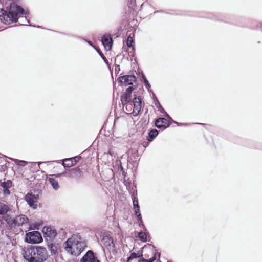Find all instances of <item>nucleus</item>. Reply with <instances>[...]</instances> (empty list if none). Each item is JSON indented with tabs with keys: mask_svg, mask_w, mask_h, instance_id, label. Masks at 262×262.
<instances>
[{
	"mask_svg": "<svg viewBox=\"0 0 262 262\" xmlns=\"http://www.w3.org/2000/svg\"><path fill=\"white\" fill-rule=\"evenodd\" d=\"M61 176H62V173H58V174H53V175H51L50 176H53V178H58V177H61Z\"/></svg>",
	"mask_w": 262,
	"mask_h": 262,
	"instance_id": "nucleus-31",
	"label": "nucleus"
},
{
	"mask_svg": "<svg viewBox=\"0 0 262 262\" xmlns=\"http://www.w3.org/2000/svg\"><path fill=\"white\" fill-rule=\"evenodd\" d=\"M102 243L103 246L114 256L119 255L121 253L120 244L114 243L113 238L108 236L102 238Z\"/></svg>",
	"mask_w": 262,
	"mask_h": 262,
	"instance_id": "nucleus-4",
	"label": "nucleus"
},
{
	"mask_svg": "<svg viewBox=\"0 0 262 262\" xmlns=\"http://www.w3.org/2000/svg\"><path fill=\"white\" fill-rule=\"evenodd\" d=\"M155 125L158 128L164 127L165 128L168 126V121L164 118H158L155 122Z\"/></svg>",
	"mask_w": 262,
	"mask_h": 262,
	"instance_id": "nucleus-15",
	"label": "nucleus"
},
{
	"mask_svg": "<svg viewBox=\"0 0 262 262\" xmlns=\"http://www.w3.org/2000/svg\"><path fill=\"white\" fill-rule=\"evenodd\" d=\"M100 55H101V56L102 57V58H103V57H104L103 55L101 53H99Z\"/></svg>",
	"mask_w": 262,
	"mask_h": 262,
	"instance_id": "nucleus-38",
	"label": "nucleus"
},
{
	"mask_svg": "<svg viewBox=\"0 0 262 262\" xmlns=\"http://www.w3.org/2000/svg\"><path fill=\"white\" fill-rule=\"evenodd\" d=\"M28 218L24 215L17 216L14 220L15 225L20 226L28 222Z\"/></svg>",
	"mask_w": 262,
	"mask_h": 262,
	"instance_id": "nucleus-17",
	"label": "nucleus"
},
{
	"mask_svg": "<svg viewBox=\"0 0 262 262\" xmlns=\"http://www.w3.org/2000/svg\"><path fill=\"white\" fill-rule=\"evenodd\" d=\"M121 99L122 101L126 103L125 108L127 110L132 108V105L130 103L131 101V95L124 93V94L122 96Z\"/></svg>",
	"mask_w": 262,
	"mask_h": 262,
	"instance_id": "nucleus-14",
	"label": "nucleus"
},
{
	"mask_svg": "<svg viewBox=\"0 0 262 262\" xmlns=\"http://www.w3.org/2000/svg\"><path fill=\"white\" fill-rule=\"evenodd\" d=\"M166 116L168 118L171 119V118L169 117V116L167 114H166Z\"/></svg>",
	"mask_w": 262,
	"mask_h": 262,
	"instance_id": "nucleus-37",
	"label": "nucleus"
},
{
	"mask_svg": "<svg viewBox=\"0 0 262 262\" xmlns=\"http://www.w3.org/2000/svg\"><path fill=\"white\" fill-rule=\"evenodd\" d=\"M133 205L135 209H136L137 207H140L138 204V200L137 198H135L133 200Z\"/></svg>",
	"mask_w": 262,
	"mask_h": 262,
	"instance_id": "nucleus-28",
	"label": "nucleus"
},
{
	"mask_svg": "<svg viewBox=\"0 0 262 262\" xmlns=\"http://www.w3.org/2000/svg\"><path fill=\"white\" fill-rule=\"evenodd\" d=\"M15 163L18 165L24 167L27 164V162L23 160H19L17 159L14 160Z\"/></svg>",
	"mask_w": 262,
	"mask_h": 262,
	"instance_id": "nucleus-23",
	"label": "nucleus"
},
{
	"mask_svg": "<svg viewBox=\"0 0 262 262\" xmlns=\"http://www.w3.org/2000/svg\"><path fill=\"white\" fill-rule=\"evenodd\" d=\"M42 222H36L32 223L30 227V229H38L40 227L42 226Z\"/></svg>",
	"mask_w": 262,
	"mask_h": 262,
	"instance_id": "nucleus-22",
	"label": "nucleus"
},
{
	"mask_svg": "<svg viewBox=\"0 0 262 262\" xmlns=\"http://www.w3.org/2000/svg\"><path fill=\"white\" fill-rule=\"evenodd\" d=\"M141 99L140 97H135L133 101L134 108L132 114L134 116H137L141 111Z\"/></svg>",
	"mask_w": 262,
	"mask_h": 262,
	"instance_id": "nucleus-10",
	"label": "nucleus"
},
{
	"mask_svg": "<svg viewBox=\"0 0 262 262\" xmlns=\"http://www.w3.org/2000/svg\"><path fill=\"white\" fill-rule=\"evenodd\" d=\"M80 262H99L92 251H88L81 259Z\"/></svg>",
	"mask_w": 262,
	"mask_h": 262,
	"instance_id": "nucleus-11",
	"label": "nucleus"
},
{
	"mask_svg": "<svg viewBox=\"0 0 262 262\" xmlns=\"http://www.w3.org/2000/svg\"><path fill=\"white\" fill-rule=\"evenodd\" d=\"M88 43H89L90 45H92V44H91V42H90V41H89V42H88Z\"/></svg>",
	"mask_w": 262,
	"mask_h": 262,
	"instance_id": "nucleus-40",
	"label": "nucleus"
},
{
	"mask_svg": "<svg viewBox=\"0 0 262 262\" xmlns=\"http://www.w3.org/2000/svg\"><path fill=\"white\" fill-rule=\"evenodd\" d=\"M42 240V236L38 231H31L26 234L25 241L28 243L32 244H39Z\"/></svg>",
	"mask_w": 262,
	"mask_h": 262,
	"instance_id": "nucleus-5",
	"label": "nucleus"
},
{
	"mask_svg": "<svg viewBox=\"0 0 262 262\" xmlns=\"http://www.w3.org/2000/svg\"><path fill=\"white\" fill-rule=\"evenodd\" d=\"M23 256L28 262H45L48 258L49 254L45 247L34 246L26 249Z\"/></svg>",
	"mask_w": 262,
	"mask_h": 262,
	"instance_id": "nucleus-1",
	"label": "nucleus"
},
{
	"mask_svg": "<svg viewBox=\"0 0 262 262\" xmlns=\"http://www.w3.org/2000/svg\"><path fill=\"white\" fill-rule=\"evenodd\" d=\"M136 77L133 75H125L119 78V82L121 85L127 86L133 84L136 81Z\"/></svg>",
	"mask_w": 262,
	"mask_h": 262,
	"instance_id": "nucleus-7",
	"label": "nucleus"
},
{
	"mask_svg": "<svg viewBox=\"0 0 262 262\" xmlns=\"http://www.w3.org/2000/svg\"><path fill=\"white\" fill-rule=\"evenodd\" d=\"M41 163H42V162H38V168H40V167H39V165H40Z\"/></svg>",
	"mask_w": 262,
	"mask_h": 262,
	"instance_id": "nucleus-36",
	"label": "nucleus"
},
{
	"mask_svg": "<svg viewBox=\"0 0 262 262\" xmlns=\"http://www.w3.org/2000/svg\"><path fill=\"white\" fill-rule=\"evenodd\" d=\"M8 224L12 225V223H14V220L13 219L11 216L8 215H3L2 217Z\"/></svg>",
	"mask_w": 262,
	"mask_h": 262,
	"instance_id": "nucleus-21",
	"label": "nucleus"
},
{
	"mask_svg": "<svg viewBox=\"0 0 262 262\" xmlns=\"http://www.w3.org/2000/svg\"><path fill=\"white\" fill-rule=\"evenodd\" d=\"M2 190L3 191L4 195L7 196L10 194L9 189L12 187V182L8 180L6 182H2L1 184Z\"/></svg>",
	"mask_w": 262,
	"mask_h": 262,
	"instance_id": "nucleus-13",
	"label": "nucleus"
},
{
	"mask_svg": "<svg viewBox=\"0 0 262 262\" xmlns=\"http://www.w3.org/2000/svg\"><path fill=\"white\" fill-rule=\"evenodd\" d=\"M10 211L9 206L4 202H0V215H3Z\"/></svg>",
	"mask_w": 262,
	"mask_h": 262,
	"instance_id": "nucleus-19",
	"label": "nucleus"
},
{
	"mask_svg": "<svg viewBox=\"0 0 262 262\" xmlns=\"http://www.w3.org/2000/svg\"><path fill=\"white\" fill-rule=\"evenodd\" d=\"M137 257L136 254L135 253H132L130 256L129 257V259H132Z\"/></svg>",
	"mask_w": 262,
	"mask_h": 262,
	"instance_id": "nucleus-32",
	"label": "nucleus"
},
{
	"mask_svg": "<svg viewBox=\"0 0 262 262\" xmlns=\"http://www.w3.org/2000/svg\"><path fill=\"white\" fill-rule=\"evenodd\" d=\"M133 43H134V39H133V37L130 35H129L127 39V42H126L127 45L129 47H132L133 46Z\"/></svg>",
	"mask_w": 262,
	"mask_h": 262,
	"instance_id": "nucleus-26",
	"label": "nucleus"
},
{
	"mask_svg": "<svg viewBox=\"0 0 262 262\" xmlns=\"http://www.w3.org/2000/svg\"><path fill=\"white\" fill-rule=\"evenodd\" d=\"M145 83H146L147 86H149V84L148 82L146 80H145Z\"/></svg>",
	"mask_w": 262,
	"mask_h": 262,
	"instance_id": "nucleus-33",
	"label": "nucleus"
},
{
	"mask_svg": "<svg viewBox=\"0 0 262 262\" xmlns=\"http://www.w3.org/2000/svg\"><path fill=\"white\" fill-rule=\"evenodd\" d=\"M103 58V59L104 60V61L105 62H106L107 60H106V59L105 58V57L104 56V57H103V58Z\"/></svg>",
	"mask_w": 262,
	"mask_h": 262,
	"instance_id": "nucleus-35",
	"label": "nucleus"
},
{
	"mask_svg": "<svg viewBox=\"0 0 262 262\" xmlns=\"http://www.w3.org/2000/svg\"><path fill=\"white\" fill-rule=\"evenodd\" d=\"M142 252L146 258H149L146 260V262H153L156 259L155 247L151 245L145 246L142 249Z\"/></svg>",
	"mask_w": 262,
	"mask_h": 262,
	"instance_id": "nucleus-6",
	"label": "nucleus"
},
{
	"mask_svg": "<svg viewBox=\"0 0 262 262\" xmlns=\"http://www.w3.org/2000/svg\"><path fill=\"white\" fill-rule=\"evenodd\" d=\"M135 209V214L137 216L138 220L141 222L142 223L141 215L140 213V207H137Z\"/></svg>",
	"mask_w": 262,
	"mask_h": 262,
	"instance_id": "nucleus-27",
	"label": "nucleus"
},
{
	"mask_svg": "<svg viewBox=\"0 0 262 262\" xmlns=\"http://www.w3.org/2000/svg\"><path fill=\"white\" fill-rule=\"evenodd\" d=\"M45 237H47L49 240L51 241L56 236V231L52 229L50 227L45 226L42 230Z\"/></svg>",
	"mask_w": 262,
	"mask_h": 262,
	"instance_id": "nucleus-9",
	"label": "nucleus"
},
{
	"mask_svg": "<svg viewBox=\"0 0 262 262\" xmlns=\"http://www.w3.org/2000/svg\"><path fill=\"white\" fill-rule=\"evenodd\" d=\"M77 157L73 158L65 159L63 161L62 165L64 167H70L74 166L76 163Z\"/></svg>",
	"mask_w": 262,
	"mask_h": 262,
	"instance_id": "nucleus-16",
	"label": "nucleus"
},
{
	"mask_svg": "<svg viewBox=\"0 0 262 262\" xmlns=\"http://www.w3.org/2000/svg\"><path fill=\"white\" fill-rule=\"evenodd\" d=\"M47 180L49 181L50 184L51 185L53 189L57 191L59 189L60 186L57 181H56L53 176H49L47 178Z\"/></svg>",
	"mask_w": 262,
	"mask_h": 262,
	"instance_id": "nucleus-18",
	"label": "nucleus"
},
{
	"mask_svg": "<svg viewBox=\"0 0 262 262\" xmlns=\"http://www.w3.org/2000/svg\"><path fill=\"white\" fill-rule=\"evenodd\" d=\"M85 242L79 236L74 235L64 243V249L70 254L78 256L86 247Z\"/></svg>",
	"mask_w": 262,
	"mask_h": 262,
	"instance_id": "nucleus-2",
	"label": "nucleus"
},
{
	"mask_svg": "<svg viewBox=\"0 0 262 262\" xmlns=\"http://www.w3.org/2000/svg\"><path fill=\"white\" fill-rule=\"evenodd\" d=\"M156 105L159 111H160L161 112H162L163 111H164L163 109L162 108V106H161V105L160 104V103L158 102L156 103Z\"/></svg>",
	"mask_w": 262,
	"mask_h": 262,
	"instance_id": "nucleus-30",
	"label": "nucleus"
},
{
	"mask_svg": "<svg viewBox=\"0 0 262 262\" xmlns=\"http://www.w3.org/2000/svg\"><path fill=\"white\" fill-rule=\"evenodd\" d=\"M103 58V59L104 60V61L105 62H106L107 60H106V59L105 58V57L104 56V57H103V58Z\"/></svg>",
	"mask_w": 262,
	"mask_h": 262,
	"instance_id": "nucleus-34",
	"label": "nucleus"
},
{
	"mask_svg": "<svg viewBox=\"0 0 262 262\" xmlns=\"http://www.w3.org/2000/svg\"><path fill=\"white\" fill-rule=\"evenodd\" d=\"M62 173V175H64V174H65L66 173V172H63Z\"/></svg>",
	"mask_w": 262,
	"mask_h": 262,
	"instance_id": "nucleus-39",
	"label": "nucleus"
},
{
	"mask_svg": "<svg viewBox=\"0 0 262 262\" xmlns=\"http://www.w3.org/2000/svg\"><path fill=\"white\" fill-rule=\"evenodd\" d=\"M101 41L106 50L110 51L111 50L113 41L109 35H104L102 37Z\"/></svg>",
	"mask_w": 262,
	"mask_h": 262,
	"instance_id": "nucleus-12",
	"label": "nucleus"
},
{
	"mask_svg": "<svg viewBox=\"0 0 262 262\" xmlns=\"http://www.w3.org/2000/svg\"><path fill=\"white\" fill-rule=\"evenodd\" d=\"M133 91V88L132 86L128 87L126 90L125 93L128 94V95H131V93L132 91Z\"/></svg>",
	"mask_w": 262,
	"mask_h": 262,
	"instance_id": "nucleus-29",
	"label": "nucleus"
},
{
	"mask_svg": "<svg viewBox=\"0 0 262 262\" xmlns=\"http://www.w3.org/2000/svg\"><path fill=\"white\" fill-rule=\"evenodd\" d=\"M27 13V11L24 10L18 5L12 3L10 5L8 13L4 14V19L6 21V24H10L11 22L16 21L19 16L26 15Z\"/></svg>",
	"mask_w": 262,
	"mask_h": 262,
	"instance_id": "nucleus-3",
	"label": "nucleus"
},
{
	"mask_svg": "<svg viewBox=\"0 0 262 262\" xmlns=\"http://www.w3.org/2000/svg\"><path fill=\"white\" fill-rule=\"evenodd\" d=\"M16 21H18L20 25H27V24L29 22L26 17L24 18V17L21 16V15L17 18Z\"/></svg>",
	"mask_w": 262,
	"mask_h": 262,
	"instance_id": "nucleus-20",
	"label": "nucleus"
},
{
	"mask_svg": "<svg viewBox=\"0 0 262 262\" xmlns=\"http://www.w3.org/2000/svg\"><path fill=\"white\" fill-rule=\"evenodd\" d=\"M138 236L142 241L145 242L147 241V234L145 232H140Z\"/></svg>",
	"mask_w": 262,
	"mask_h": 262,
	"instance_id": "nucleus-24",
	"label": "nucleus"
},
{
	"mask_svg": "<svg viewBox=\"0 0 262 262\" xmlns=\"http://www.w3.org/2000/svg\"><path fill=\"white\" fill-rule=\"evenodd\" d=\"M25 200L30 207L33 209L37 208L38 200L37 196L31 193H28L25 196Z\"/></svg>",
	"mask_w": 262,
	"mask_h": 262,
	"instance_id": "nucleus-8",
	"label": "nucleus"
},
{
	"mask_svg": "<svg viewBox=\"0 0 262 262\" xmlns=\"http://www.w3.org/2000/svg\"><path fill=\"white\" fill-rule=\"evenodd\" d=\"M158 134V132L156 129L151 130L149 133V136L150 139L149 140H152L154 138H155Z\"/></svg>",
	"mask_w": 262,
	"mask_h": 262,
	"instance_id": "nucleus-25",
	"label": "nucleus"
}]
</instances>
